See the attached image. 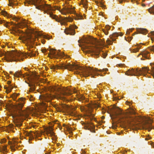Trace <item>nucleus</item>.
Returning a JSON list of instances; mask_svg holds the SVG:
<instances>
[{"mask_svg":"<svg viewBox=\"0 0 154 154\" xmlns=\"http://www.w3.org/2000/svg\"><path fill=\"white\" fill-rule=\"evenodd\" d=\"M113 113L115 117H118L121 122L125 123L127 121L131 126L135 128L144 129L150 131L153 128L152 125V121L149 118L139 116L128 118L127 114L118 107L116 108Z\"/></svg>","mask_w":154,"mask_h":154,"instance_id":"nucleus-1","label":"nucleus"},{"mask_svg":"<svg viewBox=\"0 0 154 154\" xmlns=\"http://www.w3.org/2000/svg\"><path fill=\"white\" fill-rule=\"evenodd\" d=\"M50 68L54 71L59 69H67L69 71L77 70V71L76 74H79L81 75H82L85 77L90 76L91 77L94 78L95 75H99L97 73V71L101 72L102 70L101 69L98 70L97 69H94L91 67L85 68L78 65L71 64L69 63H62L55 66L52 65L50 66Z\"/></svg>","mask_w":154,"mask_h":154,"instance_id":"nucleus-2","label":"nucleus"},{"mask_svg":"<svg viewBox=\"0 0 154 154\" xmlns=\"http://www.w3.org/2000/svg\"><path fill=\"white\" fill-rule=\"evenodd\" d=\"M96 41L95 40H91L90 38L85 37L84 36H82L81 40H79L78 41L79 43H81L83 44L82 45L84 47H82V49L84 48L85 49H89L88 52L91 53L92 55L95 56V57H99V55L100 54L101 55L102 57L104 58H105L107 55V53L104 52L103 51H101L100 50H95L94 48L88 45L90 43L92 44H96Z\"/></svg>","mask_w":154,"mask_h":154,"instance_id":"nucleus-3","label":"nucleus"},{"mask_svg":"<svg viewBox=\"0 0 154 154\" xmlns=\"http://www.w3.org/2000/svg\"><path fill=\"white\" fill-rule=\"evenodd\" d=\"M25 100V98L23 97L19 98L18 100L17 101V103L14 106L16 113L13 116V117L15 119L14 122L15 125L17 127H20L22 125V121L20 117L24 116L26 114L25 112L22 109L24 106Z\"/></svg>","mask_w":154,"mask_h":154,"instance_id":"nucleus-4","label":"nucleus"},{"mask_svg":"<svg viewBox=\"0 0 154 154\" xmlns=\"http://www.w3.org/2000/svg\"><path fill=\"white\" fill-rule=\"evenodd\" d=\"M52 89L57 92L58 97L60 99L64 98L65 96L70 95L72 94L70 89L67 88L53 87Z\"/></svg>","mask_w":154,"mask_h":154,"instance_id":"nucleus-5","label":"nucleus"},{"mask_svg":"<svg viewBox=\"0 0 154 154\" xmlns=\"http://www.w3.org/2000/svg\"><path fill=\"white\" fill-rule=\"evenodd\" d=\"M41 1L39 0H35L31 2L30 1H27L25 4V5H27V4L34 5L35 6L36 8L39 10H42V9L44 8L45 6L48 8V9L49 10L51 9V7L48 4H45L44 5L43 4L40 5Z\"/></svg>","mask_w":154,"mask_h":154,"instance_id":"nucleus-6","label":"nucleus"},{"mask_svg":"<svg viewBox=\"0 0 154 154\" xmlns=\"http://www.w3.org/2000/svg\"><path fill=\"white\" fill-rule=\"evenodd\" d=\"M44 12L48 14H49L50 17L55 20L59 22H60L61 20H63L65 22L68 21L70 22L72 21V19L71 18L69 19L67 17H61L60 19H59L57 15L53 14H52L50 13L48 11H45Z\"/></svg>","mask_w":154,"mask_h":154,"instance_id":"nucleus-7","label":"nucleus"},{"mask_svg":"<svg viewBox=\"0 0 154 154\" xmlns=\"http://www.w3.org/2000/svg\"><path fill=\"white\" fill-rule=\"evenodd\" d=\"M49 53L48 54V55L51 58L53 57H63L64 54L63 53H59L60 50H58L59 52L57 51L55 49L51 48L49 50Z\"/></svg>","mask_w":154,"mask_h":154,"instance_id":"nucleus-8","label":"nucleus"},{"mask_svg":"<svg viewBox=\"0 0 154 154\" xmlns=\"http://www.w3.org/2000/svg\"><path fill=\"white\" fill-rule=\"evenodd\" d=\"M77 27L75 25H70L69 28L66 29L64 31L66 34L74 35L75 33V29L77 28Z\"/></svg>","mask_w":154,"mask_h":154,"instance_id":"nucleus-9","label":"nucleus"},{"mask_svg":"<svg viewBox=\"0 0 154 154\" xmlns=\"http://www.w3.org/2000/svg\"><path fill=\"white\" fill-rule=\"evenodd\" d=\"M57 9L64 15H66L67 13L73 14L75 13V11L73 9L69 7H65L61 10L58 8H57Z\"/></svg>","mask_w":154,"mask_h":154,"instance_id":"nucleus-10","label":"nucleus"},{"mask_svg":"<svg viewBox=\"0 0 154 154\" xmlns=\"http://www.w3.org/2000/svg\"><path fill=\"white\" fill-rule=\"evenodd\" d=\"M53 98V97L52 96L48 94L40 96L39 97V99L42 102H50Z\"/></svg>","mask_w":154,"mask_h":154,"instance_id":"nucleus-11","label":"nucleus"},{"mask_svg":"<svg viewBox=\"0 0 154 154\" xmlns=\"http://www.w3.org/2000/svg\"><path fill=\"white\" fill-rule=\"evenodd\" d=\"M1 12L2 14L6 16H7L8 17H11L12 18L13 20L16 21H17L18 20H20V18L19 17H17L15 16H12L11 15H9L6 11H2Z\"/></svg>","mask_w":154,"mask_h":154,"instance_id":"nucleus-12","label":"nucleus"},{"mask_svg":"<svg viewBox=\"0 0 154 154\" xmlns=\"http://www.w3.org/2000/svg\"><path fill=\"white\" fill-rule=\"evenodd\" d=\"M86 129L90 130L91 132H95L94 128L95 126L91 123L88 124L85 126Z\"/></svg>","mask_w":154,"mask_h":154,"instance_id":"nucleus-13","label":"nucleus"},{"mask_svg":"<svg viewBox=\"0 0 154 154\" xmlns=\"http://www.w3.org/2000/svg\"><path fill=\"white\" fill-rule=\"evenodd\" d=\"M123 35V34L122 33H118L115 32L113 33L112 35H110L109 37L112 40V41H114L116 39L115 38V37H117L119 36H122Z\"/></svg>","mask_w":154,"mask_h":154,"instance_id":"nucleus-14","label":"nucleus"},{"mask_svg":"<svg viewBox=\"0 0 154 154\" xmlns=\"http://www.w3.org/2000/svg\"><path fill=\"white\" fill-rule=\"evenodd\" d=\"M32 133L33 132L32 131H30L29 132L26 131L24 132V134L25 136L29 137V140H30L33 139L34 138V135Z\"/></svg>","mask_w":154,"mask_h":154,"instance_id":"nucleus-15","label":"nucleus"},{"mask_svg":"<svg viewBox=\"0 0 154 154\" xmlns=\"http://www.w3.org/2000/svg\"><path fill=\"white\" fill-rule=\"evenodd\" d=\"M13 140V143H12L11 142L9 141L8 142V144L10 145H11L10 148L11 150L13 151H14L15 149L14 147L16 145V144L17 143V142L16 140L14 139Z\"/></svg>","mask_w":154,"mask_h":154,"instance_id":"nucleus-16","label":"nucleus"},{"mask_svg":"<svg viewBox=\"0 0 154 154\" xmlns=\"http://www.w3.org/2000/svg\"><path fill=\"white\" fill-rule=\"evenodd\" d=\"M143 57L145 59H150V55L149 54V53L147 51H144L141 54Z\"/></svg>","mask_w":154,"mask_h":154,"instance_id":"nucleus-17","label":"nucleus"},{"mask_svg":"<svg viewBox=\"0 0 154 154\" xmlns=\"http://www.w3.org/2000/svg\"><path fill=\"white\" fill-rule=\"evenodd\" d=\"M53 129L52 127H50L47 129L46 131L47 134H49L51 136L54 135V132L53 131Z\"/></svg>","mask_w":154,"mask_h":154,"instance_id":"nucleus-18","label":"nucleus"},{"mask_svg":"<svg viewBox=\"0 0 154 154\" xmlns=\"http://www.w3.org/2000/svg\"><path fill=\"white\" fill-rule=\"evenodd\" d=\"M88 2L87 0H81V2L80 3V5H82L83 7L85 8H87L88 7Z\"/></svg>","mask_w":154,"mask_h":154,"instance_id":"nucleus-19","label":"nucleus"},{"mask_svg":"<svg viewBox=\"0 0 154 154\" xmlns=\"http://www.w3.org/2000/svg\"><path fill=\"white\" fill-rule=\"evenodd\" d=\"M110 26L109 25H106L105 28L102 29V30L106 35H107L108 34V30L110 29Z\"/></svg>","mask_w":154,"mask_h":154,"instance_id":"nucleus-20","label":"nucleus"},{"mask_svg":"<svg viewBox=\"0 0 154 154\" xmlns=\"http://www.w3.org/2000/svg\"><path fill=\"white\" fill-rule=\"evenodd\" d=\"M137 32L139 33L146 34L147 32V30L144 28H140L137 30Z\"/></svg>","mask_w":154,"mask_h":154,"instance_id":"nucleus-21","label":"nucleus"},{"mask_svg":"<svg viewBox=\"0 0 154 154\" xmlns=\"http://www.w3.org/2000/svg\"><path fill=\"white\" fill-rule=\"evenodd\" d=\"M7 145L2 146L0 148L1 152H3V154H6L5 153L8 152L7 149Z\"/></svg>","mask_w":154,"mask_h":154,"instance_id":"nucleus-22","label":"nucleus"},{"mask_svg":"<svg viewBox=\"0 0 154 154\" xmlns=\"http://www.w3.org/2000/svg\"><path fill=\"white\" fill-rule=\"evenodd\" d=\"M14 76L16 77H24L23 75L21 73L20 71H16L14 74Z\"/></svg>","mask_w":154,"mask_h":154,"instance_id":"nucleus-23","label":"nucleus"},{"mask_svg":"<svg viewBox=\"0 0 154 154\" xmlns=\"http://www.w3.org/2000/svg\"><path fill=\"white\" fill-rule=\"evenodd\" d=\"M29 86L30 87V91H32L35 89V86L34 84L33 83L29 84Z\"/></svg>","mask_w":154,"mask_h":154,"instance_id":"nucleus-24","label":"nucleus"},{"mask_svg":"<svg viewBox=\"0 0 154 154\" xmlns=\"http://www.w3.org/2000/svg\"><path fill=\"white\" fill-rule=\"evenodd\" d=\"M137 48L134 49H133L131 50V52L136 53L138 51L139 49L141 47V46H140L139 44H137Z\"/></svg>","mask_w":154,"mask_h":154,"instance_id":"nucleus-25","label":"nucleus"},{"mask_svg":"<svg viewBox=\"0 0 154 154\" xmlns=\"http://www.w3.org/2000/svg\"><path fill=\"white\" fill-rule=\"evenodd\" d=\"M63 109H64L66 111H70L71 113H72V111L70 109V107L67 105H65L63 106Z\"/></svg>","mask_w":154,"mask_h":154,"instance_id":"nucleus-26","label":"nucleus"},{"mask_svg":"<svg viewBox=\"0 0 154 154\" xmlns=\"http://www.w3.org/2000/svg\"><path fill=\"white\" fill-rule=\"evenodd\" d=\"M148 11L150 14H154V5L148 9Z\"/></svg>","mask_w":154,"mask_h":154,"instance_id":"nucleus-27","label":"nucleus"},{"mask_svg":"<svg viewBox=\"0 0 154 154\" xmlns=\"http://www.w3.org/2000/svg\"><path fill=\"white\" fill-rule=\"evenodd\" d=\"M5 88L6 89V92L7 93H9L11 91V90L13 88V86H11V85H10L9 87L8 88H7L5 87Z\"/></svg>","mask_w":154,"mask_h":154,"instance_id":"nucleus-28","label":"nucleus"},{"mask_svg":"<svg viewBox=\"0 0 154 154\" xmlns=\"http://www.w3.org/2000/svg\"><path fill=\"white\" fill-rule=\"evenodd\" d=\"M85 99V97L82 95H80L78 97V100L79 101H82L84 100Z\"/></svg>","mask_w":154,"mask_h":154,"instance_id":"nucleus-29","label":"nucleus"},{"mask_svg":"<svg viewBox=\"0 0 154 154\" xmlns=\"http://www.w3.org/2000/svg\"><path fill=\"white\" fill-rule=\"evenodd\" d=\"M9 5L10 6H11L12 5H16V4L14 3V1H13L12 0H9Z\"/></svg>","mask_w":154,"mask_h":154,"instance_id":"nucleus-30","label":"nucleus"},{"mask_svg":"<svg viewBox=\"0 0 154 154\" xmlns=\"http://www.w3.org/2000/svg\"><path fill=\"white\" fill-rule=\"evenodd\" d=\"M133 38L132 37H127L126 38V37H125V40L127 41L128 42H129Z\"/></svg>","mask_w":154,"mask_h":154,"instance_id":"nucleus-31","label":"nucleus"},{"mask_svg":"<svg viewBox=\"0 0 154 154\" xmlns=\"http://www.w3.org/2000/svg\"><path fill=\"white\" fill-rule=\"evenodd\" d=\"M106 42L108 45H112L113 43V42L112 41H111V40L109 39H108L106 41Z\"/></svg>","mask_w":154,"mask_h":154,"instance_id":"nucleus-32","label":"nucleus"},{"mask_svg":"<svg viewBox=\"0 0 154 154\" xmlns=\"http://www.w3.org/2000/svg\"><path fill=\"white\" fill-rule=\"evenodd\" d=\"M88 116L90 118V119L92 120L93 119V117L94 116L93 114H92L90 112Z\"/></svg>","mask_w":154,"mask_h":154,"instance_id":"nucleus-33","label":"nucleus"},{"mask_svg":"<svg viewBox=\"0 0 154 154\" xmlns=\"http://www.w3.org/2000/svg\"><path fill=\"white\" fill-rule=\"evenodd\" d=\"M67 130L69 131L70 133H72V128L69 127V126H67Z\"/></svg>","mask_w":154,"mask_h":154,"instance_id":"nucleus-34","label":"nucleus"},{"mask_svg":"<svg viewBox=\"0 0 154 154\" xmlns=\"http://www.w3.org/2000/svg\"><path fill=\"white\" fill-rule=\"evenodd\" d=\"M6 142V140L4 138L1 140V143H5Z\"/></svg>","mask_w":154,"mask_h":154,"instance_id":"nucleus-35","label":"nucleus"},{"mask_svg":"<svg viewBox=\"0 0 154 154\" xmlns=\"http://www.w3.org/2000/svg\"><path fill=\"white\" fill-rule=\"evenodd\" d=\"M77 17L75 18L76 20H80L82 19V17L81 16H79L78 15H77Z\"/></svg>","mask_w":154,"mask_h":154,"instance_id":"nucleus-36","label":"nucleus"},{"mask_svg":"<svg viewBox=\"0 0 154 154\" xmlns=\"http://www.w3.org/2000/svg\"><path fill=\"white\" fill-rule=\"evenodd\" d=\"M129 112L130 114H135V112L133 110H130Z\"/></svg>","mask_w":154,"mask_h":154,"instance_id":"nucleus-37","label":"nucleus"},{"mask_svg":"<svg viewBox=\"0 0 154 154\" xmlns=\"http://www.w3.org/2000/svg\"><path fill=\"white\" fill-rule=\"evenodd\" d=\"M150 33L151 34V35L153 36V37H152L151 38L152 40L153 38H154V31H151Z\"/></svg>","mask_w":154,"mask_h":154,"instance_id":"nucleus-38","label":"nucleus"},{"mask_svg":"<svg viewBox=\"0 0 154 154\" xmlns=\"http://www.w3.org/2000/svg\"><path fill=\"white\" fill-rule=\"evenodd\" d=\"M43 37H43L44 38H45L46 39H49L50 38V37H49L48 36H46V35H44L43 36Z\"/></svg>","mask_w":154,"mask_h":154,"instance_id":"nucleus-39","label":"nucleus"},{"mask_svg":"<svg viewBox=\"0 0 154 154\" xmlns=\"http://www.w3.org/2000/svg\"><path fill=\"white\" fill-rule=\"evenodd\" d=\"M41 51L43 53H45L46 51V49H42L41 50Z\"/></svg>","mask_w":154,"mask_h":154,"instance_id":"nucleus-40","label":"nucleus"},{"mask_svg":"<svg viewBox=\"0 0 154 154\" xmlns=\"http://www.w3.org/2000/svg\"><path fill=\"white\" fill-rule=\"evenodd\" d=\"M150 50L152 51H153L154 52V45L151 47V48H150Z\"/></svg>","mask_w":154,"mask_h":154,"instance_id":"nucleus-41","label":"nucleus"},{"mask_svg":"<svg viewBox=\"0 0 154 154\" xmlns=\"http://www.w3.org/2000/svg\"><path fill=\"white\" fill-rule=\"evenodd\" d=\"M31 97L30 98V100L31 101H32V100H33V98L32 97V96L31 95H30Z\"/></svg>","mask_w":154,"mask_h":154,"instance_id":"nucleus-42","label":"nucleus"},{"mask_svg":"<svg viewBox=\"0 0 154 154\" xmlns=\"http://www.w3.org/2000/svg\"><path fill=\"white\" fill-rule=\"evenodd\" d=\"M149 139H150V137H147L146 138H145V140H148Z\"/></svg>","mask_w":154,"mask_h":154,"instance_id":"nucleus-43","label":"nucleus"},{"mask_svg":"<svg viewBox=\"0 0 154 154\" xmlns=\"http://www.w3.org/2000/svg\"><path fill=\"white\" fill-rule=\"evenodd\" d=\"M130 33V32H129V30H128V31H127L126 33L127 35H128Z\"/></svg>","mask_w":154,"mask_h":154,"instance_id":"nucleus-44","label":"nucleus"},{"mask_svg":"<svg viewBox=\"0 0 154 154\" xmlns=\"http://www.w3.org/2000/svg\"><path fill=\"white\" fill-rule=\"evenodd\" d=\"M42 44H44L45 43V41L44 40H42Z\"/></svg>","mask_w":154,"mask_h":154,"instance_id":"nucleus-45","label":"nucleus"},{"mask_svg":"<svg viewBox=\"0 0 154 154\" xmlns=\"http://www.w3.org/2000/svg\"><path fill=\"white\" fill-rule=\"evenodd\" d=\"M119 3H120L121 4V3H122V2H123V1H122V0H119Z\"/></svg>","mask_w":154,"mask_h":154,"instance_id":"nucleus-46","label":"nucleus"},{"mask_svg":"<svg viewBox=\"0 0 154 154\" xmlns=\"http://www.w3.org/2000/svg\"><path fill=\"white\" fill-rule=\"evenodd\" d=\"M10 127L11 128V129L12 128H13V125H11L10 126Z\"/></svg>","mask_w":154,"mask_h":154,"instance_id":"nucleus-47","label":"nucleus"},{"mask_svg":"<svg viewBox=\"0 0 154 154\" xmlns=\"http://www.w3.org/2000/svg\"><path fill=\"white\" fill-rule=\"evenodd\" d=\"M11 83V82L10 81H8V85H10Z\"/></svg>","mask_w":154,"mask_h":154,"instance_id":"nucleus-48","label":"nucleus"},{"mask_svg":"<svg viewBox=\"0 0 154 154\" xmlns=\"http://www.w3.org/2000/svg\"><path fill=\"white\" fill-rule=\"evenodd\" d=\"M61 25H64L65 24V23L64 22H60Z\"/></svg>","mask_w":154,"mask_h":154,"instance_id":"nucleus-49","label":"nucleus"},{"mask_svg":"<svg viewBox=\"0 0 154 154\" xmlns=\"http://www.w3.org/2000/svg\"><path fill=\"white\" fill-rule=\"evenodd\" d=\"M103 71H104V70L106 71V70H107V69H103Z\"/></svg>","mask_w":154,"mask_h":154,"instance_id":"nucleus-50","label":"nucleus"},{"mask_svg":"<svg viewBox=\"0 0 154 154\" xmlns=\"http://www.w3.org/2000/svg\"><path fill=\"white\" fill-rule=\"evenodd\" d=\"M34 134H35V135H36V136H38V135H37V134L36 133H34ZM38 136H40V135H38Z\"/></svg>","mask_w":154,"mask_h":154,"instance_id":"nucleus-51","label":"nucleus"},{"mask_svg":"<svg viewBox=\"0 0 154 154\" xmlns=\"http://www.w3.org/2000/svg\"><path fill=\"white\" fill-rule=\"evenodd\" d=\"M32 126L33 128H35L36 126L34 125H32Z\"/></svg>","mask_w":154,"mask_h":154,"instance_id":"nucleus-52","label":"nucleus"},{"mask_svg":"<svg viewBox=\"0 0 154 154\" xmlns=\"http://www.w3.org/2000/svg\"><path fill=\"white\" fill-rule=\"evenodd\" d=\"M101 7H104L105 6L102 4H101Z\"/></svg>","mask_w":154,"mask_h":154,"instance_id":"nucleus-53","label":"nucleus"},{"mask_svg":"<svg viewBox=\"0 0 154 154\" xmlns=\"http://www.w3.org/2000/svg\"><path fill=\"white\" fill-rule=\"evenodd\" d=\"M102 119H104V118H105V117H104V116H102Z\"/></svg>","mask_w":154,"mask_h":154,"instance_id":"nucleus-54","label":"nucleus"},{"mask_svg":"<svg viewBox=\"0 0 154 154\" xmlns=\"http://www.w3.org/2000/svg\"><path fill=\"white\" fill-rule=\"evenodd\" d=\"M141 60H145V59H143V58H141Z\"/></svg>","mask_w":154,"mask_h":154,"instance_id":"nucleus-55","label":"nucleus"},{"mask_svg":"<svg viewBox=\"0 0 154 154\" xmlns=\"http://www.w3.org/2000/svg\"><path fill=\"white\" fill-rule=\"evenodd\" d=\"M135 34V33H134L132 34V35H134Z\"/></svg>","mask_w":154,"mask_h":154,"instance_id":"nucleus-56","label":"nucleus"},{"mask_svg":"<svg viewBox=\"0 0 154 154\" xmlns=\"http://www.w3.org/2000/svg\"><path fill=\"white\" fill-rule=\"evenodd\" d=\"M79 46L80 47H81V46H82V45H81V44L79 45Z\"/></svg>","mask_w":154,"mask_h":154,"instance_id":"nucleus-57","label":"nucleus"},{"mask_svg":"<svg viewBox=\"0 0 154 154\" xmlns=\"http://www.w3.org/2000/svg\"><path fill=\"white\" fill-rule=\"evenodd\" d=\"M10 73L11 74H12V72H10Z\"/></svg>","mask_w":154,"mask_h":154,"instance_id":"nucleus-58","label":"nucleus"},{"mask_svg":"<svg viewBox=\"0 0 154 154\" xmlns=\"http://www.w3.org/2000/svg\"><path fill=\"white\" fill-rule=\"evenodd\" d=\"M98 107H100V106H99V105H98Z\"/></svg>","mask_w":154,"mask_h":154,"instance_id":"nucleus-59","label":"nucleus"},{"mask_svg":"<svg viewBox=\"0 0 154 154\" xmlns=\"http://www.w3.org/2000/svg\"><path fill=\"white\" fill-rule=\"evenodd\" d=\"M0 10H1V9H0Z\"/></svg>","mask_w":154,"mask_h":154,"instance_id":"nucleus-60","label":"nucleus"}]
</instances>
